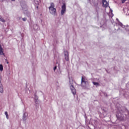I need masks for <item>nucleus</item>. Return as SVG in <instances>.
Here are the masks:
<instances>
[{
    "mask_svg": "<svg viewBox=\"0 0 129 129\" xmlns=\"http://www.w3.org/2000/svg\"><path fill=\"white\" fill-rule=\"evenodd\" d=\"M20 4L22 10L23 11L24 14H26L27 17H30L31 14L28 12V6H27V5H26V4H25V2H20Z\"/></svg>",
    "mask_w": 129,
    "mask_h": 129,
    "instance_id": "f257e3e1",
    "label": "nucleus"
},
{
    "mask_svg": "<svg viewBox=\"0 0 129 129\" xmlns=\"http://www.w3.org/2000/svg\"><path fill=\"white\" fill-rule=\"evenodd\" d=\"M89 85V84L88 83V82L86 81V79H85V78L84 77H82L81 79V86L82 87H84L85 88H86L87 87H88Z\"/></svg>",
    "mask_w": 129,
    "mask_h": 129,
    "instance_id": "f03ea898",
    "label": "nucleus"
},
{
    "mask_svg": "<svg viewBox=\"0 0 129 129\" xmlns=\"http://www.w3.org/2000/svg\"><path fill=\"white\" fill-rule=\"evenodd\" d=\"M70 89L72 91V93L74 95H75L76 94V89L74 88V86H73V81H71V80L70 79Z\"/></svg>",
    "mask_w": 129,
    "mask_h": 129,
    "instance_id": "7ed1b4c3",
    "label": "nucleus"
},
{
    "mask_svg": "<svg viewBox=\"0 0 129 129\" xmlns=\"http://www.w3.org/2000/svg\"><path fill=\"white\" fill-rule=\"evenodd\" d=\"M118 25L120 26L121 28H122L123 30H125L126 32L127 33V34H129V26L128 25H123L122 23L119 22Z\"/></svg>",
    "mask_w": 129,
    "mask_h": 129,
    "instance_id": "20e7f679",
    "label": "nucleus"
},
{
    "mask_svg": "<svg viewBox=\"0 0 129 129\" xmlns=\"http://www.w3.org/2000/svg\"><path fill=\"white\" fill-rule=\"evenodd\" d=\"M48 9L50 14H51L53 16L57 15V10L55 9V8L49 7Z\"/></svg>",
    "mask_w": 129,
    "mask_h": 129,
    "instance_id": "39448f33",
    "label": "nucleus"
},
{
    "mask_svg": "<svg viewBox=\"0 0 129 129\" xmlns=\"http://www.w3.org/2000/svg\"><path fill=\"white\" fill-rule=\"evenodd\" d=\"M117 119L119 120V121H123V114H122L121 112L118 113L116 115Z\"/></svg>",
    "mask_w": 129,
    "mask_h": 129,
    "instance_id": "423d86ee",
    "label": "nucleus"
},
{
    "mask_svg": "<svg viewBox=\"0 0 129 129\" xmlns=\"http://www.w3.org/2000/svg\"><path fill=\"white\" fill-rule=\"evenodd\" d=\"M66 13V5L63 4L61 6V10L60 12L61 16H64V14Z\"/></svg>",
    "mask_w": 129,
    "mask_h": 129,
    "instance_id": "0eeeda50",
    "label": "nucleus"
},
{
    "mask_svg": "<svg viewBox=\"0 0 129 129\" xmlns=\"http://www.w3.org/2000/svg\"><path fill=\"white\" fill-rule=\"evenodd\" d=\"M64 58L66 61H69V53L68 51H64Z\"/></svg>",
    "mask_w": 129,
    "mask_h": 129,
    "instance_id": "6e6552de",
    "label": "nucleus"
},
{
    "mask_svg": "<svg viewBox=\"0 0 129 129\" xmlns=\"http://www.w3.org/2000/svg\"><path fill=\"white\" fill-rule=\"evenodd\" d=\"M28 118V113L24 112L23 114L22 119L24 121H26Z\"/></svg>",
    "mask_w": 129,
    "mask_h": 129,
    "instance_id": "1a4fd4ad",
    "label": "nucleus"
},
{
    "mask_svg": "<svg viewBox=\"0 0 129 129\" xmlns=\"http://www.w3.org/2000/svg\"><path fill=\"white\" fill-rule=\"evenodd\" d=\"M39 4H40V0H34V6L37 9L39 8Z\"/></svg>",
    "mask_w": 129,
    "mask_h": 129,
    "instance_id": "9d476101",
    "label": "nucleus"
},
{
    "mask_svg": "<svg viewBox=\"0 0 129 129\" xmlns=\"http://www.w3.org/2000/svg\"><path fill=\"white\" fill-rule=\"evenodd\" d=\"M0 55H3L5 56V53H4V48L2 47V45L0 44Z\"/></svg>",
    "mask_w": 129,
    "mask_h": 129,
    "instance_id": "9b49d317",
    "label": "nucleus"
},
{
    "mask_svg": "<svg viewBox=\"0 0 129 129\" xmlns=\"http://www.w3.org/2000/svg\"><path fill=\"white\" fill-rule=\"evenodd\" d=\"M34 100L36 104H38V103H39L38 98V96H37V95H36V94L34 95Z\"/></svg>",
    "mask_w": 129,
    "mask_h": 129,
    "instance_id": "f8f14e48",
    "label": "nucleus"
},
{
    "mask_svg": "<svg viewBox=\"0 0 129 129\" xmlns=\"http://www.w3.org/2000/svg\"><path fill=\"white\" fill-rule=\"evenodd\" d=\"M108 3L106 1H103V7L105 8H107L108 7Z\"/></svg>",
    "mask_w": 129,
    "mask_h": 129,
    "instance_id": "ddd939ff",
    "label": "nucleus"
},
{
    "mask_svg": "<svg viewBox=\"0 0 129 129\" xmlns=\"http://www.w3.org/2000/svg\"><path fill=\"white\" fill-rule=\"evenodd\" d=\"M0 93H4V86L0 83Z\"/></svg>",
    "mask_w": 129,
    "mask_h": 129,
    "instance_id": "4468645a",
    "label": "nucleus"
},
{
    "mask_svg": "<svg viewBox=\"0 0 129 129\" xmlns=\"http://www.w3.org/2000/svg\"><path fill=\"white\" fill-rule=\"evenodd\" d=\"M34 29L35 30V31H37V30H40V27H39V26L38 25L35 24L33 25Z\"/></svg>",
    "mask_w": 129,
    "mask_h": 129,
    "instance_id": "2eb2a0df",
    "label": "nucleus"
},
{
    "mask_svg": "<svg viewBox=\"0 0 129 129\" xmlns=\"http://www.w3.org/2000/svg\"><path fill=\"white\" fill-rule=\"evenodd\" d=\"M110 12L109 13V17L112 18V17H113V14H112V10L110 9Z\"/></svg>",
    "mask_w": 129,
    "mask_h": 129,
    "instance_id": "dca6fc26",
    "label": "nucleus"
},
{
    "mask_svg": "<svg viewBox=\"0 0 129 129\" xmlns=\"http://www.w3.org/2000/svg\"><path fill=\"white\" fill-rule=\"evenodd\" d=\"M3 71L4 67L3 66V64H0V71H1V72H3Z\"/></svg>",
    "mask_w": 129,
    "mask_h": 129,
    "instance_id": "f3484780",
    "label": "nucleus"
},
{
    "mask_svg": "<svg viewBox=\"0 0 129 129\" xmlns=\"http://www.w3.org/2000/svg\"><path fill=\"white\" fill-rule=\"evenodd\" d=\"M93 84H94V85H95L96 86H99V83L97 82H93Z\"/></svg>",
    "mask_w": 129,
    "mask_h": 129,
    "instance_id": "a211bd4d",
    "label": "nucleus"
},
{
    "mask_svg": "<svg viewBox=\"0 0 129 129\" xmlns=\"http://www.w3.org/2000/svg\"><path fill=\"white\" fill-rule=\"evenodd\" d=\"M0 22H2V23H6V20L1 17L0 18Z\"/></svg>",
    "mask_w": 129,
    "mask_h": 129,
    "instance_id": "6ab92c4d",
    "label": "nucleus"
},
{
    "mask_svg": "<svg viewBox=\"0 0 129 129\" xmlns=\"http://www.w3.org/2000/svg\"><path fill=\"white\" fill-rule=\"evenodd\" d=\"M49 8H55V5L53 3H51Z\"/></svg>",
    "mask_w": 129,
    "mask_h": 129,
    "instance_id": "aec40b11",
    "label": "nucleus"
},
{
    "mask_svg": "<svg viewBox=\"0 0 129 129\" xmlns=\"http://www.w3.org/2000/svg\"><path fill=\"white\" fill-rule=\"evenodd\" d=\"M5 115H6V118H7V119H9V115L8 114V112L6 111L5 112Z\"/></svg>",
    "mask_w": 129,
    "mask_h": 129,
    "instance_id": "412c9836",
    "label": "nucleus"
},
{
    "mask_svg": "<svg viewBox=\"0 0 129 129\" xmlns=\"http://www.w3.org/2000/svg\"><path fill=\"white\" fill-rule=\"evenodd\" d=\"M22 20L24 22H26L27 21V18H22Z\"/></svg>",
    "mask_w": 129,
    "mask_h": 129,
    "instance_id": "4be33fe9",
    "label": "nucleus"
},
{
    "mask_svg": "<svg viewBox=\"0 0 129 129\" xmlns=\"http://www.w3.org/2000/svg\"><path fill=\"white\" fill-rule=\"evenodd\" d=\"M56 69H57V67L55 66L53 68V70H54V72H55V71H56Z\"/></svg>",
    "mask_w": 129,
    "mask_h": 129,
    "instance_id": "5701e85b",
    "label": "nucleus"
},
{
    "mask_svg": "<svg viewBox=\"0 0 129 129\" xmlns=\"http://www.w3.org/2000/svg\"><path fill=\"white\" fill-rule=\"evenodd\" d=\"M122 4H124V2H126V0H121Z\"/></svg>",
    "mask_w": 129,
    "mask_h": 129,
    "instance_id": "b1692460",
    "label": "nucleus"
},
{
    "mask_svg": "<svg viewBox=\"0 0 129 129\" xmlns=\"http://www.w3.org/2000/svg\"><path fill=\"white\" fill-rule=\"evenodd\" d=\"M22 19V17H18L17 20H21Z\"/></svg>",
    "mask_w": 129,
    "mask_h": 129,
    "instance_id": "393cba45",
    "label": "nucleus"
},
{
    "mask_svg": "<svg viewBox=\"0 0 129 129\" xmlns=\"http://www.w3.org/2000/svg\"><path fill=\"white\" fill-rule=\"evenodd\" d=\"M102 2H106V0H102Z\"/></svg>",
    "mask_w": 129,
    "mask_h": 129,
    "instance_id": "a878e982",
    "label": "nucleus"
},
{
    "mask_svg": "<svg viewBox=\"0 0 129 129\" xmlns=\"http://www.w3.org/2000/svg\"><path fill=\"white\" fill-rule=\"evenodd\" d=\"M12 2H15V0H11Z\"/></svg>",
    "mask_w": 129,
    "mask_h": 129,
    "instance_id": "bb28decb",
    "label": "nucleus"
},
{
    "mask_svg": "<svg viewBox=\"0 0 129 129\" xmlns=\"http://www.w3.org/2000/svg\"><path fill=\"white\" fill-rule=\"evenodd\" d=\"M116 20H117V21H118V19H117Z\"/></svg>",
    "mask_w": 129,
    "mask_h": 129,
    "instance_id": "cd10ccee",
    "label": "nucleus"
},
{
    "mask_svg": "<svg viewBox=\"0 0 129 129\" xmlns=\"http://www.w3.org/2000/svg\"><path fill=\"white\" fill-rule=\"evenodd\" d=\"M94 121H95V122H96V121L95 120Z\"/></svg>",
    "mask_w": 129,
    "mask_h": 129,
    "instance_id": "c85d7f7f",
    "label": "nucleus"
}]
</instances>
